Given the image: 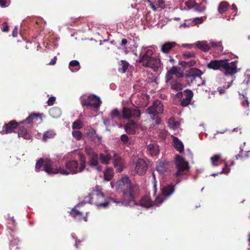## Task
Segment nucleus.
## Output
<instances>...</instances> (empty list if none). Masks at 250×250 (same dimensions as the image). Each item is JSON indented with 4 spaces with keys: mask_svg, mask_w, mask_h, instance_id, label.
Wrapping results in <instances>:
<instances>
[{
    "mask_svg": "<svg viewBox=\"0 0 250 250\" xmlns=\"http://www.w3.org/2000/svg\"><path fill=\"white\" fill-rule=\"evenodd\" d=\"M117 186L118 189H121L122 191V201H116L113 199L111 201L130 207L136 205L135 199L140 191L138 185L133 184L129 177L125 176L117 182Z\"/></svg>",
    "mask_w": 250,
    "mask_h": 250,
    "instance_id": "1",
    "label": "nucleus"
},
{
    "mask_svg": "<svg viewBox=\"0 0 250 250\" xmlns=\"http://www.w3.org/2000/svg\"><path fill=\"white\" fill-rule=\"evenodd\" d=\"M80 166L79 167L77 161H68L65 164V168L64 167H61L60 174L68 175L69 174H74L83 171L86 166V159L83 154H80Z\"/></svg>",
    "mask_w": 250,
    "mask_h": 250,
    "instance_id": "2",
    "label": "nucleus"
},
{
    "mask_svg": "<svg viewBox=\"0 0 250 250\" xmlns=\"http://www.w3.org/2000/svg\"><path fill=\"white\" fill-rule=\"evenodd\" d=\"M141 114V111L138 108H129L126 106L123 107L122 113L117 108L112 110L110 113L112 119H117L119 120L123 118L127 120L132 118L139 120Z\"/></svg>",
    "mask_w": 250,
    "mask_h": 250,
    "instance_id": "3",
    "label": "nucleus"
},
{
    "mask_svg": "<svg viewBox=\"0 0 250 250\" xmlns=\"http://www.w3.org/2000/svg\"><path fill=\"white\" fill-rule=\"evenodd\" d=\"M153 55L154 52L152 49H147L140 54L138 62L145 67L157 70L160 66V60L153 56Z\"/></svg>",
    "mask_w": 250,
    "mask_h": 250,
    "instance_id": "4",
    "label": "nucleus"
},
{
    "mask_svg": "<svg viewBox=\"0 0 250 250\" xmlns=\"http://www.w3.org/2000/svg\"><path fill=\"white\" fill-rule=\"evenodd\" d=\"M43 166V170L49 174H56L60 173L61 167H57L54 163L48 158H40L36 164V169L40 170Z\"/></svg>",
    "mask_w": 250,
    "mask_h": 250,
    "instance_id": "5",
    "label": "nucleus"
},
{
    "mask_svg": "<svg viewBox=\"0 0 250 250\" xmlns=\"http://www.w3.org/2000/svg\"><path fill=\"white\" fill-rule=\"evenodd\" d=\"M164 106L162 101L156 100L153 101L152 104L146 109V112L149 115L152 120H155V124L159 125L161 123V119L158 115L163 113Z\"/></svg>",
    "mask_w": 250,
    "mask_h": 250,
    "instance_id": "6",
    "label": "nucleus"
},
{
    "mask_svg": "<svg viewBox=\"0 0 250 250\" xmlns=\"http://www.w3.org/2000/svg\"><path fill=\"white\" fill-rule=\"evenodd\" d=\"M175 165L177 171L175 173L176 178H179L186 174L190 169V166L188 161L180 155H177L175 159Z\"/></svg>",
    "mask_w": 250,
    "mask_h": 250,
    "instance_id": "7",
    "label": "nucleus"
},
{
    "mask_svg": "<svg viewBox=\"0 0 250 250\" xmlns=\"http://www.w3.org/2000/svg\"><path fill=\"white\" fill-rule=\"evenodd\" d=\"M102 104L100 98L94 94L88 96L86 98L83 99L81 104L83 106H86L89 109L98 110Z\"/></svg>",
    "mask_w": 250,
    "mask_h": 250,
    "instance_id": "8",
    "label": "nucleus"
},
{
    "mask_svg": "<svg viewBox=\"0 0 250 250\" xmlns=\"http://www.w3.org/2000/svg\"><path fill=\"white\" fill-rule=\"evenodd\" d=\"M221 71L223 72L226 76H230L235 74L237 72V62H229L228 60H224Z\"/></svg>",
    "mask_w": 250,
    "mask_h": 250,
    "instance_id": "9",
    "label": "nucleus"
},
{
    "mask_svg": "<svg viewBox=\"0 0 250 250\" xmlns=\"http://www.w3.org/2000/svg\"><path fill=\"white\" fill-rule=\"evenodd\" d=\"M203 72L202 71L196 68L190 69L188 71H186L185 75V78H190L192 80L193 84L200 85L202 81V75Z\"/></svg>",
    "mask_w": 250,
    "mask_h": 250,
    "instance_id": "10",
    "label": "nucleus"
},
{
    "mask_svg": "<svg viewBox=\"0 0 250 250\" xmlns=\"http://www.w3.org/2000/svg\"><path fill=\"white\" fill-rule=\"evenodd\" d=\"M176 96L177 98L181 99V105L187 106L189 105L193 96V93L190 89L185 90L183 93L182 92H178Z\"/></svg>",
    "mask_w": 250,
    "mask_h": 250,
    "instance_id": "11",
    "label": "nucleus"
},
{
    "mask_svg": "<svg viewBox=\"0 0 250 250\" xmlns=\"http://www.w3.org/2000/svg\"><path fill=\"white\" fill-rule=\"evenodd\" d=\"M85 153L88 157V165L91 167H95L99 164V155L90 147H86L84 149Z\"/></svg>",
    "mask_w": 250,
    "mask_h": 250,
    "instance_id": "12",
    "label": "nucleus"
},
{
    "mask_svg": "<svg viewBox=\"0 0 250 250\" xmlns=\"http://www.w3.org/2000/svg\"><path fill=\"white\" fill-rule=\"evenodd\" d=\"M20 125H21L20 123L17 122L16 120L10 121L8 123L4 124L0 133L2 135L11 133L18 128Z\"/></svg>",
    "mask_w": 250,
    "mask_h": 250,
    "instance_id": "13",
    "label": "nucleus"
},
{
    "mask_svg": "<svg viewBox=\"0 0 250 250\" xmlns=\"http://www.w3.org/2000/svg\"><path fill=\"white\" fill-rule=\"evenodd\" d=\"M147 169L146 162L142 159H139L137 161L135 170L136 173L140 175H144Z\"/></svg>",
    "mask_w": 250,
    "mask_h": 250,
    "instance_id": "14",
    "label": "nucleus"
},
{
    "mask_svg": "<svg viewBox=\"0 0 250 250\" xmlns=\"http://www.w3.org/2000/svg\"><path fill=\"white\" fill-rule=\"evenodd\" d=\"M69 214L71 217L75 219H78L79 221H81L83 220L85 222L87 221V214L83 216L82 212L80 211L76 208V207L73 208L69 212Z\"/></svg>",
    "mask_w": 250,
    "mask_h": 250,
    "instance_id": "15",
    "label": "nucleus"
},
{
    "mask_svg": "<svg viewBox=\"0 0 250 250\" xmlns=\"http://www.w3.org/2000/svg\"><path fill=\"white\" fill-rule=\"evenodd\" d=\"M224 60H211L207 65V67L209 69L214 70H220L221 71L222 66Z\"/></svg>",
    "mask_w": 250,
    "mask_h": 250,
    "instance_id": "16",
    "label": "nucleus"
},
{
    "mask_svg": "<svg viewBox=\"0 0 250 250\" xmlns=\"http://www.w3.org/2000/svg\"><path fill=\"white\" fill-rule=\"evenodd\" d=\"M112 159L113 160V165L116 168V171L117 172H121L123 171V163L121 157L115 153Z\"/></svg>",
    "mask_w": 250,
    "mask_h": 250,
    "instance_id": "17",
    "label": "nucleus"
},
{
    "mask_svg": "<svg viewBox=\"0 0 250 250\" xmlns=\"http://www.w3.org/2000/svg\"><path fill=\"white\" fill-rule=\"evenodd\" d=\"M137 124L133 121H130L124 126V129L125 132L130 134H134L137 128Z\"/></svg>",
    "mask_w": 250,
    "mask_h": 250,
    "instance_id": "18",
    "label": "nucleus"
},
{
    "mask_svg": "<svg viewBox=\"0 0 250 250\" xmlns=\"http://www.w3.org/2000/svg\"><path fill=\"white\" fill-rule=\"evenodd\" d=\"M177 45V44L174 42H166L161 46V51L164 53H168Z\"/></svg>",
    "mask_w": 250,
    "mask_h": 250,
    "instance_id": "19",
    "label": "nucleus"
},
{
    "mask_svg": "<svg viewBox=\"0 0 250 250\" xmlns=\"http://www.w3.org/2000/svg\"><path fill=\"white\" fill-rule=\"evenodd\" d=\"M150 7L154 11H156L158 8L162 9L165 8V0H156L155 2H153L150 0L148 1Z\"/></svg>",
    "mask_w": 250,
    "mask_h": 250,
    "instance_id": "20",
    "label": "nucleus"
},
{
    "mask_svg": "<svg viewBox=\"0 0 250 250\" xmlns=\"http://www.w3.org/2000/svg\"><path fill=\"white\" fill-rule=\"evenodd\" d=\"M169 163L167 161H161L156 167V170L160 174H164L168 169Z\"/></svg>",
    "mask_w": 250,
    "mask_h": 250,
    "instance_id": "21",
    "label": "nucleus"
},
{
    "mask_svg": "<svg viewBox=\"0 0 250 250\" xmlns=\"http://www.w3.org/2000/svg\"><path fill=\"white\" fill-rule=\"evenodd\" d=\"M140 205L143 207L148 208L152 206L153 202L149 196L146 195L140 200Z\"/></svg>",
    "mask_w": 250,
    "mask_h": 250,
    "instance_id": "22",
    "label": "nucleus"
},
{
    "mask_svg": "<svg viewBox=\"0 0 250 250\" xmlns=\"http://www.w3.org/2000/svg\"><path fill=\"white\" fill-rule=\"evenodd\" d=\"M39 118L42 120V114L40 113H33L30 114L26 119L20 122V124L22 125L23 124H30L33 122V120Z\"/></svg>",
    "mask_w": 250,
    "mask_h": 250,
    "instance_id": "23",
    "label": "nucleus"
},
{
    "mask_svg": "<svg viewBox=\"0 0 250 250\" xmlns=\"http://www.w3.org/2000/svg\"><path fill=\"white\" fill-rule=\"evenodd\" d=\"M18 136L19 137H22L25 139H30V135L27 132L26 127L24 126H21V125H19V131H18Z\"/></svg>",
    "mask_w": 250,
    "mask_h": 250,
    "instance_id": "24",
    "label": "nucleus"
},
{
    "mask_svg": "<svg viewBox=\"0 0 250 250\" xmlns=\"http://www.w3.org/2000/svg\"><path fill=\"white\" fill-rule=\"evenodd\" d=\"M147 150L151 156H156L159 153L158 146L156 144H149L147 146Z\"/></svg>",
    "mask_w": 250,
    "mask_h": 250,
    "instance_id": "25",
    "label": "nucleus"
},
{
    "mask_svg": "<svg viewBox=\"0 0 250 250\" xmlns=\"http://www.w3.org/2000/svg\"><path fill=\"white\" fill-rule=\"evenodd\" d=\"M175 190V186L173 185H168L163 188L162 192V194L166 196H168L172 194Z\"/></svg>",
    "mask_w": 250,
    "mask_h": 250,
    "instance_id": "26",
    "label": "nucleus"
},
{
    "mask_svg": "<svg viewBox=\"0 0 250 250\" xmlns=\"http://www.w3.org/2000/svg\"><path fill=\"white\" fill-rule=\"evenodd\" d=\"M173 142L175 149L180 153L182 152L184 150V145L182 142L176 137H173Z\"/></svg>",
    "mask_w": 250,
    "mask_h": 250,
    "instance_id": "27",
    "label": "nucleus"
},
{
    "mask_svg": "<svg viewBox=\"0 0 250 250\" xmlns=\"http://www.w3.org/2000/svg\"><path fill=\"white\" fill-rule=\"evenodd\" d=\"M196 46L200 50L205 52L208 51L210 49V46L207 42L198 41L196 43Z\"/></svg>",
    "mask_w": 250,
    "mask_h": 250,
    "instance_id": "28",
    "label": "nucleus"
},
{
    "mask_svg": "<svg viewBox=\"0 0 250 250\" xmlns=\"http://www.w3.org/2000/svg\"><path fill=\"white\" fill-rule=\"evenodd\" d=\"M50 115L53 118H58L62 114L61 109L58 107H52L49 111Z\"/></svg>",
    "mask_w": 250,
    "mask_h": 250,
    "instance_id": "29",
    "label": "nucleus"
},
{
    "mask_svg": "<svg viewBox=\"0 0 250 250\" xmlns=\"http://www.w3.org/2000/svg\"><path fill=\"white\" fill-rule=\"evenodd\" d=\"M119 65L118 71L122 73H125L128 69L129 64L127 61L121 60Z\"/></svg>",
    "mask_w": 250,
    "mask_h": 250,
    "instance_id": "30",
    "label": "nucleus"
},
{
    "mask_svg": "<svg viewBox=\"0 0 250 250\" xmlns=\"http://www.w3.org/2000/svg\"><path fill=\"white\" fill-rule=\"evenodd\" d=\"M196 63V61L193 59L191 60H186L182 61L180 64L185 69L194 66Z\"/></svg>",
    "mask_w": 250,
    "mask_h": 250,
    "instance_id": "31",
    "label": "nucleus"
},
{
    "mask_svg": "<svg viewBox=\"0 0 250 250\" xmlns=\"http://www.w3.org/2000/svg\"><path fill=\"white\" fill-rule=\"evenodd\" d=\"M104 179L105 181H110L114 175L113 170L112 168L107 167L104 172Z\"/></svg>",
    "mask_w": 250,
    "mask_h": 250,
    "instance_id": "32",
    "label": "nucleus"
},
{
    "mask_svg": "<svg viewBox=\"0 0 250 250\" xmlns=\"http://www.w3.org/2000/svg\"><path fill=\"white\" fill-rule=\"evenodd\" d=\"M229 3L226 1H222L220 4L218 8V11L220 14H223L227 11L229 7Z\"/></svg>",
    "mask_w": 250,
    "mask_h": 250,
    "instance_id": "33",
    "label": "nucleus"
},
{
    "mask_svg": "<svg viewBox=\"0 0 250 250\" xmlns=\"http://www.w3.org/2000/svg\"><path fill=\"white\" fill-rule=\"evenodd\" d=\"M206 2L204 1H202L200 3L196 2V4L193 8L194 11L199 13L204 11L206 9Z\"/></svg>",
    "mask_w": 250,
    "mask_h": 250,
    "instance_id": "34",
    "label": "nucleus"
},
{
    "mask_svg": "<svg viewBox=\"0 0 250 250\" xmlns=\"http://www.w3.org/2000/svg\"><path fill=\"white\" fill-rule=\"evenodd\" d=\"M99 159L101 163L105 165H108L109 164L111 157L108 154L104 155L103 153H100L99 156Z\"/></svg>",
    "mask_w": 250,
    "mask_h": 250,
    "instance_id": "35",
    "label": "nucleus"
},
{
    "mask_svg": "<svg viewBox=\"0 0 250 250\" xmlns=\"http://www.w3.org/2000/svg\"><path fill=\"white\" fill-rule=\"evenodd\" d=\"M182 4H184L186 6V8H184L185 9L189 10L194 8L196 4V1L194 0H185L183 1Z\"/></svg>",
    "mask_w": 250,
    "mask_h": 250,
    "instance_id": "36",
    "label": "nucleus"
},
{
    "mask_svg": "<svg viewBox=\"0 0 250 250\" xmlns=\"http://www.w3.org/2000/svg\"><path fill=\"white\" fill-rule=\"evenodd\" d=\"M96 134V131L93 128L90 127L86 130V134L92 141H94L95 139Z\"/></svg>",
    "mask_w": 250,
    "mask_h": 250,
    "instance_id": "37",
    "label": "nucleus"
},
{
    "mask_svg": "<svg viewBox=\"0 0 250 250\" xmlns=\"http://www.w3.org/2000/svg\"><path fill=\"white\" fill-rule=\"evenodd\" d=\"M179 70V68L176 66H173L167 72V80H170L171 79V76L172 75H176L177 71Z\"/></svg>",
    "mask_w": 250,
    "mask_h": 250,
    "instance_id": "38",
    "label": "nucleus"
},
{
    "mask_svg": "<svg viewBox=\"0 0 250 250\" xmlns=\"http://www.w3.org/2000/svg\"><path fill=\"white\" fill-rule=\"evenodd\" d=\"M170 85L171 88L176 91L181 90L183 88L182 84L179 82L172 81Z\"/></svg>",
    "mask_w": 250,
    "mask_h": 250,
    "instance_id": "39",
    "label": "nucleus"
},
{
    "mask_svg": "<svg viewBox=\"0 0 250 250\" xmlns=\"http://www.w3.org/2000/svg\"><path fill=\"white\" fill-rule=\"evenodd\" d=\"M83 127V122L78 119L74 122L72 124V128L73 130L80 129Z\"/></svg>",
    "mask_w": 250,
    "mask_h": 250,
    "instance_id": "40",
    "label": "nucleus"
},
{
    "mask_svg": "<svg viewBox=\"0 0 250 250\" xmlns=\"http://www.w3.org/2000/svg\"><path fill=\"white\" fill-rule=\"evenodd\" d=\"M56 134L52 131H47L44 133L42 140L43 141H46L48 139L54 138Z\"/></svg>",
    "mask_w": 250,
    "mask_h": 250,
    "instance_id": "41",
    "label": "nucleus"
},
{
    "mask_svg": "<svg viewBox=\"0 0 250 250\" xmlns=\"http://www.w3.org/2000/svg\"><path fill=\"white\" fill-rule=\"evenodd\" d=\"M185 60H188L189 58H195L196 54L194 52H185L182 55Z\"/></svg>",
    "mask_w": 250,
    "mask_h": 250,
    "instance_id": "42",
    "label": "nucleus"
},
{
    "mask_svg": "<svg viewBox=\"0 0 250 250\" xmlns=\"http://www.w3.org/2000/svg\"><path fill=\"white\" fill-rule=\"evenodd\" d=\"M72 136L77 140H80L83 136V133L79 130H73L72 132Z\"/></svg>",
    "mask_w": 250,
    "mask_h": 250,
    "instance_id": "43",
    "label": "nucleus"
},
{
    "mask_svg": "<svg viewBox=\"0 0 250 250\" xmlns=\"http://www.w3.org/2000/svg\"><path fill=\"white\" fill-rule=\"evenodd\" d=\"M221 158V155L219 154L215 155L210 158V160L213 166H218V162Z\"/></svg>",
    "mask_w": 250,
    "mask_h": 250,
    "instance_id": "44",
    "label": "nucleus"
},
{
    "mask_svg": "<svg viewBox=\"0 0 250 250\" xmlns=\"http://www.w3.org/2000/svg\"><path fill=\"white\" fill-rule=\"evenodd\" d=\"M121 140L125 145H127L130 144L129 143V138L126 134H123L121 136Z\"/></svg>",
    "mask_w": 250,
    "mask_h": 250,
    "instance_id": "45",
    "label": "nucleus"
},
{
    "mask_svg": "<svg viewBox=\"0 0 250 250\" xmlns=\"http://www.w3.org/2000/svg\"><path fill=\"white\" fill-rule=\"evenodd\" d=\"M206 19V17H201L200 18H196L194 19L193 22L195 24H198L200 23H202L204 20Z\"/></svg>",
    "mask_w": 250,
    "mask_h": 250,
    "instance_id": "46",
    "label": "nucleus"
},
{
    "mask_svg": "<svg viewBox=\"0 0 250 250\" xmlns=\"http://www.w3.org/2000/svg\"><path fill=\"white\" fill-rule=\"evenodd\" d=\"M10 3V0H0V6L2 7H6Z\"/></svg>",
    "mask_w": 250,
    "mask_h": 250,
    "instance_id": "47",
    "label": "nucleus"
},
{
    "mask_svg": "<svg viewBox=\"0 0 250 250\" xmlns=\"http://www.w3.org/2000/svg\"><path fill=\"white\" fill-rule=\"evenodd\" d=\"M109 203V202L105 201L104 203L96 202L95 203V204L98 208H106V207H107Z\"/></svg>",
    "mask_w": 250,
    "mask_h": 250,
    "instance_id": "48",
    "label": "nucleus"
},
{
    "mask_svg": "<svg viewBox=\"0 0 250 250\" xmlns=\"http://www.w3.org/2000/svg\"><path fill=\"white\" fill-rule=\"evenodd\" d=\"M210 44H211V46L213 48L220 47L222 46V43L220 42H215L213 41H211L210 42Z\"/></svg>",
    "mask_w": 250,
    "mask_h": 250,
    "instance_id": "49",
    "label": "nucleus"
},
{
    "mask_svg": "<svg viewBox=\"0 0 250 250\" xmlns=\"http://www.w3.org/2000/svg\"><path fill=\"white\" fill-rule=\"evenodd\" d=\"M69 66L71 67H75V66H79L80 67V63L77 60H73L69 62Z\"/></svg>",
    "mask_w": 250,
    "mask_h": 250,
    "instance_id": "50",
    "label": "nucleus"
},
{
    "mask_svg": "<svg viewBox=\"0 0 250 250\" xmlns=\"http://www.w3.org/2000/svg\"><path fill=\"white\" fill-rule=\"evenodd\" d=\"M1 30L4 32H7L9 31V28L7 22H5L3 23L2 26L1 27Z\"/></svg>",
    "mask_w": 250,
    "mask_h": 250,
    "instance_id": "51",
    "label": "nucleus"
},
{
    "mask_svg": "<svg viewBox=\"0 0 250 250\" xmlns=\"http://www.w3.org/2000/svg\"><path fill=\"white\" fill-rule=\"evenodd\" d=\"M55 100L56 98L55 97L52 96L50 97L47 101L48 105L49 106L52 105L54 104Z\"/></svg>",
    "mask_w": 250,
    "mask_h": 250,
    "instance_id": "52",
    "label": "nucleus"
},
{
    "mask_svg": "<svg viewBox=\"0 0 250 250\" xmlns=\"http://www.w3.org/2000/svg\"><path fill=\"white\" fill-rule=\"evenodd\" d=\"M243 152V150L240 148V151L239 154L235 155V159L236 160H242L243 158L242 153Z\"/></svg>",
    "mask_w": 250,
    "mask_h": 250,
    "instance_id": "53",
    "label": "nucleus"
},
{
    "mask_svg": "<svg viewBox=\"0 0 250 250\" xmlns=\"http://www.w3.org/2000/svg\"><path fill=\"white\" fill-rule=\"evenodd\" d=\"M96 196L97 198H101L102 200H104V193L100 191H96Z\"/></svg>",
    "mask_w": 250,
    "mask_h": 250,
    "instance_id": "54",
    "label": "nucleus"
},
{
    "mask_svg": "<svg viewBox=\"0 0 250 250\" xmlns=\"http://www.w3.org/2000/svg\"><path fill=\"white\" fill-rule=\"evenodd\" d=\"M164 201V199L162 197H158L156 198L155 200V204H157V205H160L161 203H162Z\"/></svg>",
    "mask_w": 250,
    "mask_h": 250,
    "instance_id": "55",
    "label": "nucleus"
},
{
    "mask_svg": "<svg viewBox=\"0 0 250 250\" xmlns=\"http://www.w3.org/2000/svg\"><path fill=\"white\" fill-rule=\"evenodd\" d=\"M230 169L228 167V165L226 164L225 167L223 169L222 171L221 172V173H225L228 174L229 172Z\"/></svg>",
    "mask_w": 250,
    "mask_h": 250,
    "instance_id": "56",
    "label": "nucleus"
},
{
    "mask_svg": "<svg viewBox=\"0 0 250 250\" xmlns=\"http://www.w3.org/2000/svg\"><path fill=\"white\" fill-rule=\"evenodd\" d=\"M18 28L17 27H15L14 29L12 31V36L13 37H16L18 35Z\"/></svg>",
    "mask_w": 250,
    "mask_h": 250,
    "instance_id": "57",
    "label": "nucleus"
},
{
    "mask_svg": "<svg viewBox=\"0 0 250 250\" xmlns=\"http://www.w3.org/2000/svg\"><path fill=\"white\" fill-rule=\"evenodd\" d=\"M104 124L106 126H109L110 125V120L108 119H104Z\"/></svg>",
    "mask_w": 250,
    "mask_h": 250,
    "instance_id": "58",
    "label": "nucleus"
},
{
    "mask_svg": "<svg viewBox=\"0 0 250 250\" xmlns=\"http://www.w3.org/2000/svg\"><path fill=\"white\" fill-rule=\"evenodd\" d=\"M57 57H54L53 59H52L50 62L48 63L49 65H54L56 63Z\"/></svg>",
    "mask_w": 250,
    "mask_h": 250,
    "instance_id": "59",
    "label": "nucleus"
},
{
    "mask_svg": "<svg viewBox=\"0 0 250 250\" xmlns=\"http://www.w3.org/2000/svg\"><path fill=\"white\" fill-rule=\"evenodd\" d=\"M231 9L234 11V12H235L234 15H235L237 12V8L236 5L235 4H233L231 5Z\"/></svg>",
    "mask_w": 250,
    "mask_h": 250,
    "instance_id": "60",
    "label": "nucleus"
},
{
    "mask_svg": "<svg viewBox=\"0 0 250 250\" xmlns=\"http://www.w3.org/2000/svg\"><path fill=\"white\" fill-rule=\"evenodd\" d=\"M175 75L176 77L179 78H182L184 77V74L182 72H180V70L178 71H177Z\"/></svg>",
    "mask_w": 250,
    "mask_h": 250,
    "instance_id": "61",
    "label": "nucleus"
},
{
    "mask_svg": "<svg viewBox=\"0 0 250 250\" xmlns=\"http://www.w3.org/2000/svg\"><path fill=\"white\" fill-rule=\"evenodd\" d=\"M127 43V41L126 39H124L122 40L121 45L122 46H125Z\"/></svg>",
    "mask_w": 250,
    "mask_h": 250,
    "instance_id": "62",
    "label": "nucleus"
},
{
    "mask_svg": "<svg viewBox=\"0 0 250 250\" xmlns=\"http://www.w3.org/2000/svg\"><path fill=\"white\" fill-rule=\"evenodd\" d=\"M182 46L184 47H188L189 49H191L193 45L191 44H182Z\"/></svg>",
    "mask_w": 250,
    "mask_h": 250,
    "instance_id": "63",
    "label": "nucleus"
},
{
    "mask_svg": "<svg viewBox=\"0 0 250 250\" xmlns=\"http://www.w3.org/2000/svg\"><path fill=\"white\" fill-rule=\"evenodd\" d=\"M187 79V82L189 85L193 84L192 80L190 78H186Z\"/></svg>",
    "mask_w": 250,
    "mask_h": 250,
    "instance_id": "64",
    "label": "nucleus"
}]
</instances>
